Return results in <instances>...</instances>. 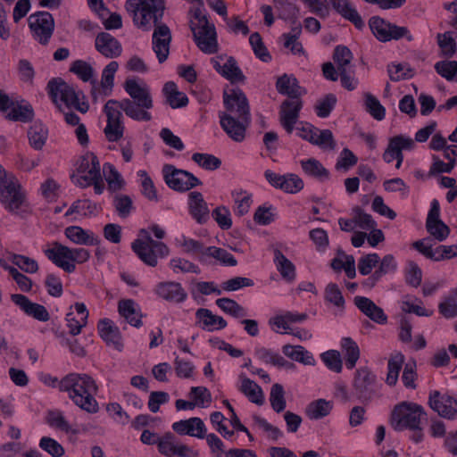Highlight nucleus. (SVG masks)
Listing matches in <instances>:
<instances>
[{
	"label": "nucleus",
	"instance_id": "obj_1",
	"mask_svg": "<svg viewBox=\"0 0 457 457\" xmlns=\"http://www.w3.org/2000/svg\"><path fill=\"white\" fill-rule=\"evenodd\" d=\"M59 389L67 392L71 401L88 413H96L99 405L95 398L98 390L95 380L86 374L71 373L59 383Z\"/></svg>",
	"mask_w": 457,
	"mask_h": 457
},
{
	"label": "nucleus",
	"instance_id": "obj_2",
	"mask_svg": "<svg viewBox=\"0 0 457 457\" xmlns=\"http://www.w3.org/2000/svg\"><path fill=\"white\" fill-rule=\"evenodd\" d=\"M124 89L130 96L119 101L120 109L135 120L149 121L152 119L147 112L153 107V100L146 87H141L136 79H129L124 83Z\"/></svg>",
	"mask_w": 457,
	"mask_h": 457
},
{
	"label": "nucleus",
	"instance_id": "obj_3",
	"mask_svg": "<svg viewBox=\"0 0 457 457\" xmlns=\"http://www.w3.org/2000/svg\"><path fill=\"white\" fill-rule=\"evenodd\" d=\"M125 6L134 23L145 29H150L151 22H160L165 9L163 0H127Z\"/></svg>",
	"mask_w": 457,
	"mask_h": 457
},
{
	"label": "nucleus",
	"instance_id": "obj_4",
	"mask_svg": "<svg viewBox=\"0 0 457 457\" xmlns=\"http://www.w3.org/2000/svg\"><path fill=\"white\" fill-rule=\"evenodd\" d=\"M47 90L53 103L61 109L58 102L60 99L67 107H73L81 113H86L89 105L85 101H80L79 95L74 87L66 83L62 78H54L47 83Z\"/></svg>",
	"mask_w": 457,
	"mask_h": 457
},
{
	"label": "nucleus",
	"instance_id": "obj_5",
	"mask_svg": "<svg viewBox=\"0 0 457 457\" xmlns=\"http://www.w3.org/2000/svg\"><path fill=\"white\" fill-rule=\"evenodd\" d=\"M0 202L15 212L26 204V195L16 178L0 164Z\"/></svg>",
	"mask_w": 457,
	"mask_h": 457
},
{
	"label": "nucleus",
	"instance_id": "obj_6",
	"mask_svg": "<svg viewBox=\"0 0 457 457\" xmlns=\"http://www.w3.org/2000/svg\"><path fill=\"white\" fill-rule=\"evenodd\" d=\"M46 257L52 261L56 266L62 268L66 272H73L75 264L71 262L83 263L87 262L90 256L89 252L84 248L71 249L62 245L59 242H54L53 247L45 250Z\"/></svg>",
	"mask_w": 457,
	"mask_h": 457
},
{
	"label": "nucleus",
	"instance_id": "obj_7",
	"mask_svg": "<svg viewBox=\"0 0 457 457\" xmlns=\"http://www.w3.org/2000/svg\"><path fill=\"white\" fill-rule=\"evenodd\" d=\"M194 16L198 21V26L191 21L190 29L197 46L204 53H216L218 45L214 25L209 22L207 16L199 8L195 9Z\"/></svg>",
	"mask_w": 457,
	"mask_h": 457
},
{
	"label": "nucleus",
	"instance_id": "obj_8",
	"mask_svg": "<svg viewBox=\"0 0 457 457\" xmlns=\"http://www.w3.org/2000/svg\"><path fill=\"white\" fill-rule=\"evenodd\" d=\"M426 413L420 405L403 402L396 405L391 414V425L395 430L420 428L421 416Z\"/></svg>",
	"mask_w": 457,
	"mask_h": 457
},
{
	"label": "nucleus",
	"instance_id": "obj_9",
	"mask_svg": "<svg viewBox=\"0 0 457 457\" xmlns=\"http://www.w3.org/2000/svg\"><path fill=\"white\" fill-rule=\"evenodd\" d=\"M369 26L375 37L380 42L399 40L402 37H406L408 41L413 40V37L406 27L397 26L378 16L371 17Z\"/></svg>",
	"mask_w": 457,
	"mask_h": 457
},
{
	"label": "nucleus",
	"instance_id": "obj_10",
	"mask_svg": "<svg viewBox=\"0 0 457 457\" xmlns=\"http://www.w3.org/2000/svg\"><path fill=\"white\" fill-rule=\"evenodd\" d=\"M120 110L118 100L110 99L104 104V111L107 117V124L104 132L109 142H117L123 137L125 128L121 120Z\"/></svg>",
	"mask_w": 457,
	"mask_h": 457
},
{
	"label": "nucleus",
	"instance_id": "obj_11",
	"mask_svg": "<svg viewBox=\"0 0 457 457\" xmlns=\"http://www.w3.org/2000/svg\"><path fill=\"white\" fill-rule=\"evenodd\" d=\"M163 172L165 182L176 191H187L201 184V181L192 173L176 169L172 165H165Z\"/></svg>",
	"mask_w": 457,
	"mask_h": 457
},
{
	"label": "nucleus",
	"instance_id": "obj_12",
	"mask_svg": "<svg viewBox=\"0 0 457 457\" xmlns=\"http://www.w3.org/2000/svg\"><path fill=\"white\" fill-rule=\"evenodd\" d=\"M29 25L40 44L48 43L54 29V21L50 12H38L31 14L29 18Z\"/></svg>",
	"mask_w": 457,
	"mask_h": 457
},
{
	"label": "nucleus",
	"instance_id": "obj_13",
	"mask_svg": "<svg viewBox=\"0 0 457 457\" xmlns=\"http://www.w3.org/2000/svg\"><path fill=\"white\" fill-rule=\"evenodd\" d=\"M141 233L145 234V240L136 239L132 243V249L145 263L154 267L157 264V257L154 248L165 252H168V249L163 243L153 240L145 229H142Z\"/></svg>",
	"mask_w": 457,
	"mask_h": 457
},
{
	"label": "nucleus",
	"instance_id": "obj_14",
	"mask_svg": "<svg viewBox=\"0 0 457 457\" xmlns=\"http://www.w3.org/2000/svg\"><path fill=\"white\" fill-rule=\"evenodd\" d=\"M223 100L228 112H223L222 114H231L236 117H250L248 100L240 88L237 87L225 91Z\"/></svg>",
	"mask_w": 457,
	"mask_h": 457
},
{
	"label": "nucleus",
	"instance_id": "obj_15",
	"mask_svg": "<svg viewBox=\"0 0 457 457\" xmlns=\"http://www.w3.org/2000/svg\"><path fill=\"white\" fill-rule=\"evenodd\" d=\"M428 404L434 411L445 419L453 420L457 417V400L449 395L433 391L429 395Z\"/></svg>",
	"mask_w": 457,
	"mask_h": 457
},
{
	"label": "nucleus",
	"instance_id": "obj_16",
	"mask_svg": "<svg viewBox=\"0 0 457 457\" xmlns=\"http://www.w3.org/2000/svg\"><path fill=\"white\" fill-rule=\"evenodd\" d=\"M154 27L152 37L153 50L156 54L159 62L162 63L170 54L171 33L166 24L158 22Z\"/></svg>",
	"mask_w": 457,
	"mask_h": 457
},
{
	"label": "nucleus",
	"instance_id": "obj_17",
	"mask_svg": "<svg viewBox=\"0 0 457 457\" xmlns=\"http://www.w3.org/2000/svg\"><path fill=\"white\" fill-rule=\"evenodd\" d=\"M220 119L221 128L233 140L241 142L245 138V130L250 124L251 117L220 114Z\"/></svg>",
	"mask_w": 457,
	"mask_h": 457
},
{
	"label": "nucleus",
	"instance_id": "obj_18",
	"mask_svg": "<svg viewBox=\"0 0 457 457\" xmlns=\"http://www.w3.org/2000/svg\"><path fill=\"white\" fill-rule=\"evenodd\" d=\"M302 106L301 97L287 99L280 105V124L289 134L292 133L295 124L297 122Z\"/></svg>",
	"mask_w": 457,
	"mask_h": 457
},
{
	"label": "nucleus",
	"instance_id": "obj_19",
	"mask_svg": "<svg viewBox=\"0 0 457 457\" xmlns=\"http://www.w3.org/2000/svg\"><path fill=\"white\" fill-rule=\"evenodd\" d=\"M12 301L18 305L27 315L39 321H47L50 315L44 305L32 303L27 296L21 294L11 295Z\"/></svg>",
	"mask_w": 457,
	"mask_h": 457
},
{
	"label": "nucleus",
	"instance_id": "obj_20",
	"mask_svg": "<svg viewBox=\"0 0 457 457\" xmlns=\"http://www.w3.org/2000/svg\"><path fill=\"white\" fill-rule=\"evenodd\" d=\"M375 377L368 369H360L354 378V389L359 398L370 400L374 393Z\"/></svg>",
	"mask_w": 457,
	"mask_h": 457
},
{
	"label": "nucleus",
	"instance_id": "obj_21",
	"mask_svg": "<svg viewBox=\"0 0 457 457\" xmlns=\"http://www.w3.org/2000/svg\"><path fill=\"white\" fill-rule=\"evenodd\" d=\"M96 48L107 58L118 57L122 51L120 42L107 32H101L96 36Z\"/></svg>",
	"mask_w": 457,
	"mask_h": 457
},
{
	"label": "nucleus",
	"instance_id": "obj_22",
	"mask_svg": "<svg viewBox=\"0 0 457 457\" xmlns=\"http://www.w3.org/2000/svg\"><path fill=\"white\" fill-rule=\"evenodd\" d=\"M355 305L373 321L378 324H385L387 320L384 311L376 305L370 299L364 296H356L354 298Z\"/></svg>",
	"mask_w": 457,
	"mask_h": 457
},
{
	"label": "nucleus",
	"instance_id": "obj_23",
	"mask_svg": "<svg viewBox=\"0 0 457 457\" xmlns=\"http://www.w3.org/2000/svg\"><path fill=\"white\" fill-rule=\"evenodd\" d=\"M157 295L166 301L181 303L187 297V293L177 282H161L156 287Z\"/></svg>",
	"mask_w": 457,
	"mask_h": 457
},
{
	"label": "nucleus",
	"instance_id": "obj_24",
	"mask_svg": "<svg viewBox=\"0 0 457 457\" xmlns=\"http://www.w3.org/2000/svg\"><path fill=\"white\" fill-rule=\"evenodd\" d=\"M172 428L179 435H190L203 438L204 436V424L199 418H190L173 423Z\"/></svg>",
	"mask_w": 457,
	"mask_h": 457
},
{
	"label": "nucleus",
	"instance_id": "obj_25",
	"mask_svg": "<svg viewBox=\"0 0 457 457\" xmlns=\"http://www.w3.org/2000/svg\"><path fill=\"white\" fill-rule=\"evenodd\" d=\"M328 3L342 17L351 21L358 29L364 27L361 15L352 7L348 0H329Z\"/></svg>",
	"mask_w": 457,
	"mask_h": 457
},
{
	"label": "nucleus",
	"instance_id": "obj_26",
	"mask_svg": "<svg viewBox=\"0 0 457 457\" xmlns=\"http://www.w3.org/2000/svg\"><path fill=\"white\" fill-rule=\"evenodd\" d=\"M70 71L76 74L79 79H81L85 82L90 81V83L93 86L91 95L93 99L96 101V81L95 79H92L94 73L92 66L85 61L77 60L71 64Z\"/></svg>",
	"mask_w": 457,
	"mask_h": 457
},
{
	"label": "nucleus",
	"instance_id": "obj_27",
	"mask_svg": "<svg viewBox=\"0 0 457 457\" xmlns=\"http://www.w3.org/2000/svg\"><path fill=\"white\" fill-rule=\"evenodd\" d=\"M276 88L279 94L287 96L289 99L301 97V87L297 79L287 74L278 78Z\"/></svg>",
	"mask_w": 457,
	"mask_h": 457
},
{
	"label": "nucleus",
	"instance_id": "obj_28",
	"mask_svg": "<svg viewBox=\"0 0 457 457\" xmlns=\"http://www.w3.org/2000/svg\"><path fill=\"white\" fill-rule=\"evenodd\" d=\"M190 211L192 215L196 219L199 223L205 222L209 215V210L203 195L200 192H191L189 194Z\"/></svg>",
	"mask_w": 457,
	"mask_h": 457
},
{
	"label": "nucleus",
	"instance_id": "obj_29",
	"mask_svg": "<svg viewBox=\"0 0 457 457\" xmlns=\"http://www.w3.org/2000/svg\"><path fill=\"white\" fill-rule=\"evenodd\" d=\"M215 68L231 83L242 82L245 80V76L237 65V62L233 57H229L222 66L216 62Z\"/></svg>",
	"mask_w": 457,
	"mask_h": 457
},
{
	"label": "nucleus",
	"instance_id": "obj_30",
	"mask_svg": "<svg viewBox=\"0 0 457 457\" xmlns=\"http://www.w3.org/2000/svg\"><path fill=\"white\" fill-rule=\"evenodd\" d=\"M163 92L171 108L184 107L188 104L187 96L184 93L179 92L177 85L172 81L167 82L164 85Z\"/></svg>",
	"mask_w": 457,
	"mask_h": 457
},
{
	"label": "nucleus",
	"instance_id": "obj_31",
	"mask_svg": "<svg viewBox=\"0 0 457 457\" xmlns=\"http://www.w3.org/2000/svg\"><path fill=\"white\" fill-rule=\"evenodd\" d=\"M65 236L79 245H95L99 243L97 238H95L93 234H88L82 228L78 226H71L65 229Z\"/></svg>",
	"mask_w": 457,
	"mask_h": 457
},
{
	"label": "nucleus",
	"instance_id": "obj_32",
	"mask_svg": "<svg viewBox=\"0 0 457 457\" xmlns=\"http://www.w3.org/2000/svg\"><path fill=\"white\" fill-rule=\"evenodd\" d=\"M241 392L253 403L262 405L264 402L262 388L247 378H242Z\"/></svg>",
	"mask_w": 457,
	"mask_h": 457
},
{
	"label": "nucleus",
	"instance_id": "obj_33",
	"mask_svg": "<svg viewBox=\"0 0 457 457\" xmlns=\"http://www.w3.org/2000/svg\"><path fill=\"white\" fill-rule=\"evenodd\" d=\"M277 269L283 278L292 281L295 278V265L281 253L280 250L274 251Z\"/></svg>",
	"mask_w": 457,
	"mask_h": 457
},
{
	"label": "nucleus",
	"instance_id": "obj_34",
	"mask_svg": "<svg viewBox=\"0 0 457 457\" xmlns=\"http://www.w3.org/2000/svg\"><path fill=\"white\" fill-rule=\"evenodd\" d=\"M119 64L117 62H111L103 71L101 79V90L97 89L96 93H102L104 96L109 95L113 87L114 74L117 71Z\"/></svg>",
	"mask_w": 457,
	"mask_h": 457
},
{
	"label": "nucleus",
	"instance_id": "obj_35",
	"mask_svg": "<svg viewBox=\"0 0 457 457\" xmlns=\"http://www.w3.org/2000/svg\"><path fill=\"white\" fill-rule=\"evenodd\" d=\"M30 145L36 150H41L47 138V129L42 124H34L28 131Z\"/></svg>",
	"mask_w": 457,
	"mask_h": 457
},
{
	"label": "nucleus",
	"instance_id": "obj_36",
	"mask_svg": "<svg viewBox=\"0 0 457 457\" xmlns=\"http://www.w3.org/2000/svg\"><path fill=\"white\" fill-rule=\"evenodd\" d=\"M98 330L101 337L108 344L112 343L116 347L121 345L119 330L112 326L110 320H102L98 325Z\"/></svg>",
	"mask_w": 457,
	"mask_h": 457
},
{
	"label": "nucleus",
	"instance_id": "obj_37",
	"mask_svg": "<svg viewBox=\"0 0 457 457\" xmlns=\"http://www.w3.org/2000/svg\"><path fill=\"white\" fill-rule=\"evenodd\" d=\"M101 176V168L98 158L95 154H91V168L85 175L78 179V183L82 187L90 186L96 179Z\"/></svg>",
	"mask_w": 457,
	"mask_h": 457
},
{
	"label": "nucleus",
	"instance_id": "obj_38",
	"mask_svg": "<svg viewBox=\"0 0 457 457\" xmlns=\"http://www.w3.org/2000/svg\"><path fill=\"white\" fill-rule=\"evenodd\" d=\"M342 347L345 351V364L348 369H353L360 357L359 347L350 337L343 339Z\"/></svg>",
	"mask_w": 457,
	"mask_h": 457
},
{
	"label": "nucleus",
	"instance_id": "obj_39",
	"mask_svg": "<svg viewBox=\"0 0 457 457\" xmlns=\"http://www.w3.org/2000/svg\"><path fill=\"white\" fill-rule=\"evenodd\" d=\"M119 312L122 315L127 321L134 327H138L141 324V320L138 318L134 308V302L132 300H122L119 302Z\"/></svg>",
	"mask_w": 457,
	"mask_h": 457
},
{
	"label": "nucleus",
	"instance_id": "obj_40",
	"mask_svg": "<svg viewBox=\"0 0 457 457\" xmlns=\"http://www.w3.org/2000/svg\"><path fill=\"white\" fill-rule=\"evenodd\" d=\"M283 353L292 360L303 364L311 365L313 363L312 356L309 355L308 352L304 351V348L301 345H285L283 347Z\"/></svg>",
	"mask_w": 457,
	"mask_h": 457
},
{
	"label": "nucleus",
	"instance_id": "obj_41",
	"mask_svg": "<svg viewBox=\"0 0 457 457\" xmlns=\"http://www.w3.org/2000/svg\"><path fill=\"white\" fill-rule=\"evenodd\" d=\"M216 304L226 313L235 317L241 318L245 315L244 308L235 300L230 298H220L216 300Z\"/></svg>",
	"mask_w": 457,
	"mask_h": 457
},
{
	"label": "nucleus",
	"instance_id": "obj_42",
	"mask_svg": "<svg viewBox=\"0 0 457 457\" xmlns=\"http://www.w3.org/2000/svg\"><path fill=\"white\" fill-rule=\"evenodd\" d=\"M436 37L442 54L449 58L453 57L457 51V46L451 32L447 31L444 34H437Z\"/></svg>",
	"mask_w": 457,
	"mask_h": 457
},
{
	"label": "nucleus",
	"instance_id": "obj_43",
	"mask_svg": "<svg viewBox=\"0 0 457 457\" xmlns=\"http://www.w3.org/2000/svg\"><path fill=\"white\" fill-rule=\"evenodd\" d=\"M204 253L207 256L212 257L227 266H236L237 263L234 256L223 248L210 246L205 249Z\"/></svg>",
	"mask_w": 457,
	"mask_h": 457
},
{
	"label": "nucleus",
	"instance_id": "obj_44",
	"mask_svg": "<svg viewBox=\"0 0 457 457\" xmlns=\"http://www.w3.org/2000/svg\"><path fill=\"white\" fill-rule=\"evenodd\" d=\"M7 114V118L11 120H20L23 122L30 121L33 119V110L29 106H22L13 101V106Z\"/></svg>",
	"mask_w": 457,
	"mask_h": 457
},
{
	"label": "nucleus",
	"instance_id": "obj_45",
	"mask_svg": "<svg viewBox=\"0 0 457 457\" xmlns=\"http://www.w3.org/2000/svg\"><path fill=\"white\" fill-rule=\"evenodd\" d=\"M196 317L203 321L204 327L218 325L217 328H224L227 321L220 316L213 315L208 309H198Z\"/></svg>",
	"mask_w": 457,
	"mask_h": 457
},
{
	"label": "nucleus",
	"instance_id": "obj_46",
	"mask_svg": "<svg viewBox=\"0 0 457 457\" xmlns=\"http://www.w3.org/2000/svg\"><path fill=\"white\" fill-rule=\"evenodd\" d=\"M249 42L253 47L255 55L262 62H269L271 56L265 46L261 35L258 32L253 33L249 37Z\"/></svg>",
	"mask_w": 457,
	"mask_h": 457
},
{
	"label": "nucleus",
	"instance_id": "obj_47",
	"mask_svg": "<svg viewBox=\"0 0 457 457\" xmlns=\"http://www.w3.org/2000/svg\"><path fill=\"white\" fill-rule=\"evenodd\" d=\"M272 409L276 412H281L286 408V400L284 397V389L280 384H274L270 390V397Z\"/></svg>",
	"mask_w": 457,
	"mask_h": 457
},
{
	"label": "nucleus",
	"instance_id": "obj_48",
	"mask_svg": "<svg viewBox=\"0 0 457 457\" xmlns=\"http://www.w3.org/2000/svg\"><path fill=\"white\" fill-rule=\"evenodd\" d=\"M332 409L329 402L324 399H319L311 403L308 407L307 412L312 419H320L328 415Z\"/></svg>",
	"mask_w": 457,
	"mask_h": 457
},
{
	"label": "nucleus",
	"instance_id": "obj_49",
	"mask_svg": "<svg viewBox=\"0 0 457 457\" xmlns=\"http://www.w3.org/2000/svg\"><path fill=\"white\" fill-rule=\"evenodd\" d=\"M303 170L309 175L316 178H328V171L322 166V164L315 160L309 159L301 162Z\"/></svg>",
	"mask_w": 457,
	"mask_h": 457
},
{
	"label": "nucleus",
	"instance_id": "obj_50",
	"mask_svg": "<svg viewBox=\"0 0 457 457\" xmlns=\"http://www.w3.org/2000/svg\"><path fill=\"white\" fill-rule=\"evenodd\" d=\"M403 362V356L399 354L395 357H392L388 361V372L386 377V383L389 386L395 385L399 372L402 369V364Z\"/></svg>",
	"mask_w": 457,
	"mask_h": 457
},
{
	"label": "nucleus",
	"instance_id": "obj_51",
	"mask_svg": "<svg viewBox=\"0 0 457 457\" xmlns=\"http://www.w3.org/2000/svg\"><path fill=\"white\" fill-rule=\"evenodd\" d=\"M426 228L428 232L438 241L445 240L450 234L449 227L442 220L426 223Z\"/></svg>",
	"mask_w": 457,
	"mask_h": 457
},
{
	"label": "nucleus",
	"instance_id": "obj_52",
	"mask_svg": "<svg viewBox=\"0 0 457 457\" xmlns=\"http://www.w3.org/2000/svg\"><path fill=\"white\" fill-rule=\"evenodd\" d=\"M192 159L203 168L210 170L218 169L221 164V162L219 158L207 154L195 153L193 154Z\"/></svg>",
	"mask_w": 457,
	"mask_h": 457
},
{
	"label": "nucleus",
	"instance_id": "obj_53",
	"mask_svg": "<svg viewBox=\"0 0 457 457\" xmlns=\"http://www.w3.org/2000/svg\"><path fill=\"white\" fill-rule=\"evenodd\" d=\"M435 70L447 80H453L457 75V61H441L435 64Z\"/></svg>",
	"mask_w": 457,
	"mask_h": 457
},
{
	"label": "nucleus",
	"instance_id": "obj_54",
	"mask_svg": "<svg viewBox=\"0 0 457 457\" xmlns=\"http://www.w3.org/2000/svg\"><path fill=\"white\" fill-rule=\"evenodd\" d=\"M365 104H366L368 112L376 120H381L385 118L386 110L375 96H373L370 94H368L366 96Z\"/></svg>",
	"mask_w": 457,
	"mask_h": 457
},
{
	"label": "nucleus",
	"instance_id": "obj_55",
	"mask_svg": "<svg viewBox=\"0 0 457 457\" xmlns=\"http://www.w3.org/2000/svg\"><path fill=\"white\" fill-rule=\"evenodd\" d=\"M12 262L27 273H36L38 270L37 262L29 257L14 254L12 258Z\"/></svg>",
	"mask_w": 457,
	"mask_h": 457
},
{
	"label": "nucleus",
	"instance_id": "obj_56",
	"mask_svg": "<svg viewBox=\"0 0 457 457\" xmlns=\"http://www.w3.org/2000/svg\"><path fill=\"white\" fill-rule=\"evenodd\" d=\"M354 212V224L358 225L362 229H373L376 227V222L371 215L364 212L361 207H355Z\"/></svg>",
	"mask_w": 457,
	"mask_h": 457
},
{
	"label": "nucleus",
	"instance_id": "obj_57",
	"mask_svg": "<svg viewBox=\"0 0 457 457\" xmlns=\"http://www.w3.org/2000/svg\"><path fill=\"white\" fill-rule=\"evenodd\" d=\"M47 422L51 427H54L66 433L71 431L73 434H77V430H71V426L65 420L63 415L60 412L50 411L47 415Z\"/></svg>",
	"mask_w": 457,
	"mask_h": 457
},
{
	"label": "nucleus",
	"instance_id": "obj_58",
	"mask_svg": "<svg viewBox=\"0 0 457 457\" xmlns=\"http://www.w3.org/2000/svg\"><path fill=\"white\" fill-rule=\"evenodd\" d=\"M39 446L53 457H61L64 454L63 447L51 437H42L39 442Z\"/></svg>",
	"mask_w": 457,
	"mask_h": 457
},
{
	"label": "nucleus",
	"instance_id": "obj_59",
	"mask_svg": "<svg viewBox=\"0 0 457 457\" xmlns=\"http://www.w3.org/2000/svg\"><path fill=\"white\" fill-rule=\"evenodd\" d=\"M333 59L340 71L341 68H346V65L351 62L353 54L346 46H338L335 48Z\"/></svg>",
	"mask_w": 457,
	"mask_h": 457
},
{
	"label": "nucleus",
	"instance_id": "obj_60",
	"mask_svg": "<svg viewBox=\"0 0 457 457\" xmlns=\"http://www.w3.org/2000/svg\"><path fill=\"white\" fill-rule=\"evenodd\" d=\"M445 157L449 160L447 163L439 159H435L434 163L430 167L429 175H435L442 172L448 173L453 169L455 164V158L450 157V154L447 151H445Z\"/></svg>",
	"mask_w": 457,
	"mask_h": 457
},
{
	"label": "nucleus",
	"instance_id": "obj_61",
	"mask_svg": "<svg viewBox=\"0 0 457 457\" xmlns=\"http://www.w3.org/2000/svg\"><path fill=\"white\" fill-rule=\"evenodd\" d=\"M212 215L213 219L216 220V222L218 223V225L222 229H228L231 228L232 220L230 218V213H229V211L226 207H224V206L217 207L216 209H214L212 211Z\"/></svg>",
	"mask_w": 457,
	"mask_h": 457
},
{
	"label": "nucleus",
	"instance_id": "obj_62",
	"mask_svg": "<svg viewBox=\"0 0 457 457\" xmlns=\"http://www.w3.org/2000/svg\"><path fill=\"white\" fill-rule=\"evenodd\" d=\"M303 187V181L295 174L285 175V182L281 189L287 193L295 194Z\"/></svg>",
	"mask_w": 457,
	"mask_h": 457
},
{
	"label": "nucleus",
	"instance_id": "obj_63",
	"mask_svg": "<svg viewBox=\"0 0 457 457\" xmlns=\"http://www.w3.org/2000/svg\"><path fill=\"white\" fill-rule=\"evenodd\" d=\"M115 209L120 217H127L132 209V200L129 195H119L114 198Z\"/></svg>",
	"mask_w": 457,
	"mask_h": 457
},
{
	"label": "nucleus",
	"instance_id": "obj_64",
	"mask_svg": "<svg viewBox=\"0 0 457 457\" xmlns=\"http://www.w3.org/2000/svg\"><path fill=\"white\" fill-rule=\"evenodd\" d=\"M323 361L330 369L337 372L342 370V360L337 351L330 350L321 355Z\"/></svg>",
	"mask_w": 457,
	"mask_h": 457
}]
</instances>
